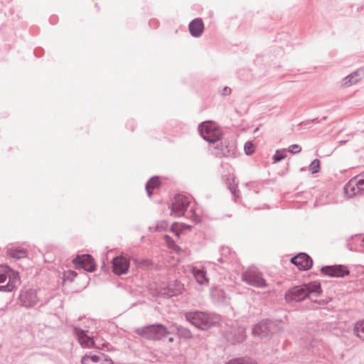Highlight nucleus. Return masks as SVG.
<instances>
[{
  "label": "nucleus",
  "instance_id": "1",
  "mask_svg": "<svg viewBox=\"0 0 364 364\" xmlns=\"http://www.w3.org/2000/svg\"><path fill=\"white\" fill-rule=\"evenodd\" d=\"M322 292L321 282L319 281H311L288 289L285 291L284 299L287 303L301 302L311 295L318 297Z\"/></svg>",
  "mask_w": 364,
  "mask_h": 364
},
{
  "label": "nucleus",
  "instance_id": "2",
  "mask_svg": "<svg viewBox=\"0 0 364 364\" xmlns=\"http://www.w3.org/2000/svg\"><path fill=\"white\" fill-rule=\"evenodd\" d=\"M183 316L187 322L201 331L217 326L220 322L218 314L197 309L185 311Z\"/></svg>",
  "mask_w": 364,
  "mask_h": 364
},
{
  "label": "nucleus",
  "instance_id": "3",
  "mask_svg": "<svg viewBox=\"0 0 364 364\" xmlns=\"http://www.w3.org/2000/svg\"><path fill=\"white\" fill-rule=\"evenodd\" d=\"M198 130L200 136L209 144L215 145L221 141L223 132L221 127L212 120L202 122L198 124Z\"/></svg>",
  "mask_w": 364,
  "mask_h": 364
},
{
  "label": "nucleus",
  "instance_id": "4",
  "mask_svg": "<svg viewBox=\"0 0 364 364\" xmlns=\"http://www.w3.org/2000/svg\"><path fill=\"white\" fill-rule=\"evenodd\" d=\"M281 323L282 321L279 319H262L254 325L252 333L254 336H257L260 338L271 336L281 331Z\"/></svg>",
  "mask_w": 364,
  "mask_h": 364
},
{
  "label": "nucleus",
  "instance_id": "5",
  "mask_svg": "<svg viewBox=\"0 0 364 364\" xmlns=\"http://www.w3.org/2000/svg\"><path fill=\"white\" fill-rule=\"evenodd\" d=\"M19 281L18 272L13 270L6 264L0 265V291H13Z\"/></svg>",
  "mask_w": 364,
  "mask_h": 364
},
{
  "label": "nucleus",
  "instance_id": "6",
  "mask_svg": "<svg viewBox=\"0 0 364 364\" xmlns=\"http://www.w3.org/2000/svg\"><path fill=\"white\" fill-rule=\"evenodd\" d=\"M137 333L148 340L159 341L166 337L170 332L161 323H154L139 329Z\"/></svg>",
  "mask_w": 364,
  "mask_h": 364
},
{
  "label": "nucleus",
  "instance_id": "7",
  "mask_svg": "<svg viewBox=\"0 0 364 364\" xmlns=\"http://www.w3.org/2000/svg\"><path fill=\"white\" fill-rule=\"evenodd\" d=\"M242 281L249 285L257 288L267 287L266 280L263 278L262 272L257 269H248L242 273Z\"/></svg>",
  "mask_w": 364,
  "mask_h": 364
},
{
  "label": "nucleus",
  "instance_id": "8",
  "mask_svg": "<svg viewBox=\"0 0 364 364\" xmlns=\"http://www.w3.org/2000/svg\"><path fill=\"white\" fill-rule=\"evenodd\" d=\"M183 284L178 280H171L164 286L159 289L158 294L160 296L169 299L182 294Z\"/></svg>",
  "mask_w": 364,
  "mask_h": 364
},
{
  "label": "nucleus",
  "instance_id": "9",
  "mask_svg": "<svg viewBox=\"0 0 364 364\" xmlns=\"http://www.w3.org/2000/svg\"><path fill=\"white\" fill-rule=\"evenodd\" d=\"M73 264L77 269H83L87 272H94L97 264L93 257L90 254L77 255L73 259Z\"/></svg>",
  "mask_w": 364,
  "mask_h": 364
},
{
  "label": "nucleus",
  "instance_id": "10",
  "mask_svg": "<svg viewBox=\"0 0 364 364\" xmlns=\"http://www.w3.org/2000/svg\"><path fill=\"white\" fill-rule=\"evenodd\" d=\"M189 198L183 195L177 194L174 198V201L172 202L169 208H171V215L174 217H181L183 215L190 205Z\"/></svg>",
  "mask_w": 364,
  "mask_h": 364
},
{
  "label": "nucleus",
  "instance_id": "11",
  "mask_svg": "<svg viewBox=\"0 0 364 364\" xmlns=\"http://www.w3.org/2000/svg\"><path fill=\"white\" fill-rule=\"evenodd\" d=\"M220 144L216 143L214 146V151L213 154L219 158L222 157H235L236 156V146L232 142L230 143L227 140L220 141Z\"/></svg>",
  "mask_w": 364,
  "mask_h": 364
},
{
  "label": "nucleus",
  "instance_id": "12",
  "mask_svg": "<svg viewBox=\"0 0 364 364\" xmlns=\"http://www.w3.org/2000/svg\"><path fill=\"white\" fill-rule=\"evenodd\" d=\"M320 272L324 276L333 278H343L350 274V271L346 265L333 264L321 267Z\"/></svg>",
  "mask_w": 364,
  "mask_h": 364
},
{
  "label": "nucleus",
  "instance_id": "13",
  "mask_svg": "<svg viewBox=\"0 0 364 364\" xmlns=\"http://www.w3.org/2000/svg\"><path fill=\"white\" fill-rule=\"evenodd\" d=\"M225 336L232 345L241 343L246 339V328L240 325L234 326L225 333Z\"/></svg>",
  "mask_w": 364,
  "mask_h": 364
},
{
  "label": "nucleus",
  "instance_id": "14",
  "mask_svg": "<svg viewBox=\"0 0 364 364\" xmlns=\"http://www.w3.org/2000/svg\"><path fill=\"white\" fill-rule=\"evenodd\" d=\"M112 268L114 274L120 276L127 274L130 267V258L123 255L114 257L112 259Z\"/></svg>",
  "mask_w": 364,
  "mask_h": 364
},
{
  "label": "nucleus",
  "instance_id": "15",
  "mask_svg": "<svg viewBox=\"0 0 364 364\" xmlns=\"http://www.w3.org/2000/svg\"><path fill=\"white\" fill-rule=\"evenodd\" d=\"M18 299L21 306L26 309L32 308L38 301L37 291L33 289L22 290L19 294Z\"/></svg>",
  "mask_w": 364,
  "mask_h": 364
},
{
  "label": "nucleus",
  "instance_id": "16",
  "mask_svg": "<svg viewBox=\"0 0 364 364\" xmlns=\"http://www.w3.org/2000/svg\"><path fill=\"white\" fill-rule=\"evenodd\" d=\"M73 334L77 338L80 345L86 348H99L92 336L88 335V331L80 327H73Z\"/></svg>",
  "mask_w": 364,
  "mask_h": 364
},
{
  "label": "nucleus",
  "instance_id": "17",
  "mask_svg": "<svg viewBox=\"0 0 364 364\" xmlns=\"http://www.w3.org/2000/svg\"><path fill=\"white\" fill-rule=\"evenodd\" d=\"M290 262L302 271L310 269L314 264L311 257L306 252L298 253L291 258Z\"/></svg>",
  "mask_w": 364,
  "mask_h": 364
},
{
  "label": "nucleus",
  "instance_id": "18",
  "mask_svg": "<svg viewBox=\"0 0 364 364\" xmlns=\"http://www.w3.org/2000/svg\"><path fill=\"white\" fill-rule=\"evenodd\" d=\"M188 130L187 125L175 119L170 120L164 127V134L179 136Z\"/></svg>",
  "mask_w": 364,
  "mask_h": 364
},
{
  "label": "nucleus",
  "instance_id": "19",
  "mask_svg": "<svg viewBox=\"0 0 364 364\" xmlns=\"http://www.w3.org/2000/svg\"><path fill=\"white\" fill-rule=\"evenodd\" d=\"M204 23L201 18H196L191 21L188 24L190 34L194 38H199L204 31Z\"/></svg>",
  "mask_w": 364,
  "mask_h": 364
},
{
  "label": "nucleus",
  "instance_id": "20",
  "mask_svg": "<svg viewBox=\"0 0 364 364\" xmlns=\"http://www.w3.org/2000/svg\"><path fill=\"white\" fill-rule=\"evenodd\" d=\"M18 19V16L17 14L14 15V9H9V15L6 13H4V14L0 13V21H2V23L0 24V30H3L4 27L14 28V22Z\"/></svg>",
  "mask_w": 364,
  "mask_h": 364
},
{
  "label": "nucleus",
  "instance_id": "21",
  "mask_svg": "<svg viewBox=\"0 0 364 364\" xmlns=\"http://www.w3.org/2000/svg\"><path fill=\"white\" fill-rule=\"evenodd\" d=\"M193 226L183 223L174 222L172 223L170 231L178 237L183 233L189 232L192 230Z\"/></svg>",
  "mask_w": 364,
  "mask_h": 364
},
{
  "label": "nucleus",
  "instance_id": "22",
  "mask_svg": "<svg viewBox=\"0 0 364 364\" xmlns=\"http://www.w3.org/2000/svg\"><path fill=\"white\" fill-rule=\"evenodd\" d=\"M361 238H364V236L361 235L352 236L347 243L348 249L351 251H362L364 248V242H361Z\"/></svg>",
  "mask_w": 364,
  "mask_h": 364
},
{
  "label": "nucleus",
  "instance_id": "23",
  "mask_svg": "<svg viewBox=\"0 0 364 364\" xmlns=\"http://www.w3.org/2000/svg\"><path fill=\"white\" fill-rule=\"evenodd\" d=\"M193 274L196 282L200 285H207L209 283V279L207 277V272L204 268H193Z\"/></svg>",
  "mask_w": 364,
  "mask_h": 364
},
{
  "label": "nucleus",
  "instance_id": "24",
  "mask_svg": "<svg viewBox=\"0 0 364 364\" xmlns=\"http://www.w3.org/2000/svg\"><path fill=\"white\" fill-rule=\"evenodd\" d=\"M161 186L160 177L158 176H154L151 177L145 185L146 192L148 197L151 198L153 195V190L159 188Z\"/></svg>",
  "mask_w": 364,
  "mask_h": 364
},
{
  "label": "nucleus",
  "instance_id": "25",
  "mask_svg": "<svg viewBox=\"0 0 364 364\" xmlns=\"http://www.w3.org/2000/svg\"><path fill=\"white\" fill-rule=\"evenodd\" d=\"M7 255L14 259H22L27 257L28 250L22 247H11L7 250Z\"/></svg>",
  "mask_w": 364,
  "mask_h": 364
},
{
  "label": "nucleus",
  "instance_id": "26",
  "mask_svg": "<svg viewBox=\"0 0 364 364\" xmlns=\"http://www.w3.org/2000/svg\"><path fill=\"white\" fill-rule=\"evenodd\" d=\"M101 353H99L98 354H85L82 357V364H100L102 358Z\"/></svg>",
  "mask_w": 364,
  "mask_h": 364
},
{
  "label": "nucleus",
  "instance_id": "27",
  "mask_svg": "<svg viewBox=\"0 0 364 364\" xmlns=\"http://www.w3.org/2000/svg\"><path fill=\"white\" fill-rule=\"evenodd\" d=\"M344 194L348 198H352L360 191L356 188V183L353 184L350 181L347 183L343 187Z\"/></svg>",
  "mask_w": 364,
  "mask_h": 364
},
{
  "label": "nucleus",
  "instance_id": "28",
  "mask_svg": "<svg viewBox=\"0 0 364 364\" xmlns=\"http://www.w3.org/2000/svg\"><path fill=\"white\" fill-rule=\"evenodd\" d=\"M353 334L364 341V319L359 320L355 323Z\"/></svg>",
  "mask_w": 364,
  "mask_h": 364
},
{
  "label": "nucleus",
  "instance_id": "29",
  "mask_svg": "<svg viewBox=\"0 0 364 364\" xmlns=\"http://www.w3.org/2000/svg\"><path fill=\"white\" fill-rule=\"evenodd\" d=\"M176 331L179 337L185 338V339H191L193 338V336L191 331V330L186 327H184L181 325L176 326Z\"/></svg>",
  "mask_w": 364,
  "mask_h": 364
},
{
  "label": "nucleus",
  "instance_id": "30",
  "mask_svg": "<svg viewBox=\"0 0 364 364\" xmlns=\"http://www.w3.org/2000/svg\"><path fill=\"white\" fill-rule=\"evenodd\" d=\"M360 78L358 77V72H353L350 74L348 75L343 80V83L345 86H350L357 82H358Z\"/></svg>",
  "mask_w": 364,
  "mask_h": 364
},
{
  "label": "nucleus",
  "instance_id": "31",
  "mask_svg": "<svg viewBox=\"0 0 364 364\" xmlns=\"http://www.w3.org/2000/svg\"><path fill=\"white\" fill-rule=\"evenodd\" d=\"M309 171L312 173H318L321 171V161L318 159H314L308 166Z\"/></svg>",
  "mask_w": 364,
  "mask_h": 364
},
{
  "label": "nucleus",
  "instance_id": "32",
  "mask_svg": "<svg viewBox=\"0 0 364 364\" xmlns=\"http://www.w3.org/2000/svg\"><path fill=\"white\" fill-rule=\"evenodd\" d=\"M226 364H257L255 360L245 358H235L229 360Z\"/></svg>",
  "mask_w": 364,
  "mask_h": 364
},
{
  "label": "nucleus",
  "instance_id": "33",
  "mask_svg": "<svg viewBox=\"0 0 364 364\" xmlns=\"http://www.w3.org/2000/svg\"><path fill=\"white\" fill-rule=\"evenodd\" d=\"M287 157V151L286 149H279L277 150L275 154L272 156V160L274 163H277L281 161L282 159Z\"/></svg>",
  "mask_w": 364,
  "mask_h": 364
},
{
  "label": "nucleus",
  "instance_id": "34",
  "mask_svg": "<svg viewBox=\"0 0 364 364\" xmlns=\"http://www.w3.org/2000/svg\"><path fill=\"white\" fill-rule=\"evenodd\" d=\"M255 145L252 141H248L245 142L244 145V151L247 156H251L255 152Z\"/></svg>",
  "mask_w": 364,
  "mask_h": 364
},
{
  "label": "nucleus",
  "instance_id": "35",
  "mask_svg": "<svg viewBox=\"0 0 364 364\" xmlns=\"http://www.w3.org/2000/svg\"><path fill=\"white\" fill-rule=\"evenodd\" d=\"M163 238L170 248H172L173 250L179 248L178 246L175 242V241L173 240V238L170 235L165 234V235H164Z\"/></svg>",
  "mask_w": 364,
  "mask_h": 364
},
{
  "label": "nucleus",
  "instance_id": "36",
  "mask_svg": "<svg viewBox=\"0 0 364 364\" xmlns=\"http://www.w3.org/2000/svg\"><path fill=\"white\" fill-rule=\"evenodd\" d=\"M135 263L139 267H141L144 269L149 268L152 264V262L150 259H144L141 261L136 260Z\"/></svg>",
  "mask_w": 364,
  "mask_h": 364
},
{
  "label": "nucleus",
  "instance_id": "37",
  "mask_svg": "<svg viewBox=\"0 0 364 364\" xmlns=\"http://www.w3.org/2000/svg\"><path fill=\"white\" fill-rule=\"evenodd\" d=\"M168 228V224L167 221L162 220L159 221L156 223L155 227V230L157 232L166 231Z\"/></svg>",
  "mask_w": 364,
  "mask_h": 364
},
{
  "label": "nucleus",
  "instance_id": "38",
  "mask_svg": "<svg viewBox=\"0 0 364 364\" xmlns=\"http://www.w3.org/2000/svg\"><path fill=\"white\" fill-rule=\"evenodd\" d=\"M190 214L191 215L188 216V218H190L193 223L198 224L201 222L200 216L196 213L194 208L191 209Z\"/></svg>",
  "mask_w": 364,
  "mask_h": 364
},
{
  "label": "nucleus",
  "instance_id": "39",
  "mask_svg": "<svg viewBox=\"0 0 364 364\" xmlns=\"http://www.w3.org/2000/svg\"><path fill=\"white\" fill-rule=\"evenodd\" d=\"M356 188L358 191H364V177L363 173H362L356 180Z\"/></svg>",
  "mask_w": 364,
  "mask_h": 364
},
{
  "label": "nucleus",
  "instance_id": "40",
  "mask_svg": "<svg viewBox=\"0 0 364 364\" xmlns=\"http://www.w3.org/2000/svg\"><path fill=\"white\" fill-rule=\"evenodd\" d=\"M63 276L67 280L72 282L77 276V273L74 270H68L64 272Z\"/></svg>",
  "mask_w": 364,
  "mask_h": 364
},
{
  "label": "nucleus",
  "instance_id": "41",
  "mask_svg": "<svg viewBox=\"0 0 364 364\" xmlns=\"http://www.w3.org/2000/svg\"><path fill=\"white\" fill-rule=\"evenodd\" d=\"M288 151L292 154H299L301 151V147L299 144H294L289 147Z\"/></svg>",
  "mask_w": 364,
  "mask_h": 364
},
{
  "label": "nucleus",
  "instance_id": "42",
  "mask_svg": "<svg viewBox=\"0 0 364 364\" xmlns=\"http://www.w3.org/2000/svg\"><path fill=\"white\" fill-rule=\"evenodd\" d=\"M101 356L100 364H113V361L109 355L102 353Z\"/></svg>",
  "mask_w": 364,
  "mask_h": 364
},
{
  "label": "nucleus",
  "instance_id": "43",
  "mask_svg": "<svg viewBox=\"0 0 364 364\" xmlns=\"http://www.w3.org/2000/svg\"><path fill=\"white\" fill-rule=\"evenodd\" d=\"M220 254L227 259L231 255V249L228 246H223L220 248Z\"/></svg>",
  "mask_w": 364,
  "mask_h": 364
},
{
  "label": "nucleus",
  "instance_id": "44",
  "mask_svg": "<svg viewBox=\"0 0 364 364\" xmlns=\"http://www.w3.org/2000/svg\"><path fill=\"white\" fill-rule=\"evenodd\" d=\"M136 126V123L135 120L133 119H130L127 120V122L126 123L127 129L131 130L132 132L134 131Z\"/></svg>",
  "mask_w": 364,
  "mask_h": 364
},
{
  "label": "nucleus",
  "instance_id": "45",
  "mask_svg": "<svg viewBox=\"0 0 364 364\" xmlns=\"http://www.w3.org/2000/svg\"><path fill=\"white\" fill-rule=\"evenodd\" d=\"M215 294H217L218 296L224 297L225 292L223 290H215V288H213L211 289V296L214 301H215Z\"/></svg>",
  "mask_w": 364,
  "mask_h": 364
},
{
  "label": "nucleus",
  "instance_id": "46",
  "mask_svg": "<svg viewBox=\"0 0 364 364\" xmlns=\"http://www.w3.org/2000/svg\"><path fill=\"white\" fill-rule=\"evenodd\" d=\"M149 26L153 28V29H156L159 27V21L158 19L156 18H151L149 20Z\"/></svg>",
  "mask_w": 364,
  "mask_h": 364
},
{
  "label": "nucleus",
  "instance_id": "47",
  "mask_svg": "<svg viewBox=\"0 0 364 364\" xmlns=\"http://www.w3.org/2000/svg\"><path fill=\"white\" fill-rule=\"evenodd\" d=\"M326 118H327L326 117H322L321 119H319L318 117H316V118H314L312 119H310V120L307 121L306 122H302L300 123V124L301 125L303 124H309V122L320 123L322 120L326 119Z\"/></svg>",
  "mask_w": 364,
  "mask_h": 364
},
{
  "label": "nucleus",
  "instance_id": "48",
  "mask_svg": "<svg viewBox=\"0 0 364 364\" xmlns=\"http://www.w3.org/2000/svg\"><path fill=\"white\" fill-rule=\"evenodd\" d=\"M231 91H232V90H231V88H230V87H228V86H225V87H224L223 88V90H222V91H221L220 94H221V95H223V96H228V95H230Z\"/></svg>",
  "mask_w": 364,
  "mask_h": 364
},
{
  "label": "nucleus",
  "instance_id": "49",
  "mask_svg": "<svg viewBox=\"0 0 364 364\" xmlns=\"http://www.w3.org/2000/svg\"><path fill=\"white\" fill-rule=\"evenodd\" d=\"M44 50L42 48H36L33 51L34 55L37 58H40L41 56H42Z\"/></svg>",
  "mask_w": 364,
  "mask_h": 364
},
{
  "label": "nucleus",
  "instance_id": "50",
  "mask_svg": "<svg viewBox=\"0 0 364 364\" xmlns=\"http://www.w3.org/2000/svg\"><path fill=\"white\" fill-rule=\"evenodd\" d=\"M228 188L230 189L232 194L235 196V193L237 191V184L232 185L231 183H229Z\"/></svg>",
  "mask_w": 364,
  "mask_h": 364
},
{
  "label": "nucleus",
  "instance_id": "51",
  "mask_svg": "<svg viewBox=\"0 0 364 364\" xmlns=\"http://www.w3.org/2000/svg\"><path fill=\"white\" fill-rule=\"evenodd\" d=\"M50 23L53 25L57 23V17L56 16H50L49 18Z\"/></svg>",
  "mask_w": 364,
  "mask_h": 364
},
{
  "label": "nucleus",
  "instance_id": "52",
  "mask_svg": "<svg viewBox=\"0 0 364 364\" xmlns=\"http://www.w3.org/2000/svg\"><path fill=\"white\" fill-rule=\"evenodd\" d=\"M218 261L220 263H224V262H227V259H226L225 257H223V256L221 255V257H219V258L218 259Z\"/></svg>",
  "mask_w": 364,
  "mask_h": 364
},
{
  "label": "nucleus",
  "instance_id": "53",
  "mask_svg": "<svg viewBox=\"0 0 364 364\" xmlns=\"http://www.w3.org/2000/svg\"><path fill=\"white\" fill-rule=\"evenodd\" d=\"M12 0H1V3L2 4H4V3H10Z\"/></svg>",
  "mask_w": 364,
  "mask_h": 364
},
{
  "label": "nucleus",
  "instance_id": "54",
  "mask_svg": "<svg viewBox=\"0 0 364 364\" xmlns=\"http://www.w3.org/2000/svg\"><path fill=\"white\" fill-rule=\"evenodd\" d=\"M347 141H348V140H341V141H339V144L341 145L345 144Z\"/></svg>",
  "mask_w": 364,
  "mask_h": 364
},
{
  "label": "nucleus",
  "instance_id": "55",
  "mask_svg": "<svg viewBox=\"0 0 364 364\" xmlns=\"http://www.w3.org/2000/svg\"><path fill=\"white\" fill-rule=\"evenodd\" d=\"M306 168H307L306 167H301V168H300V171H301V172L304 171H306Z\"/></svg>",
  "mask_w": 364,
  "mask_h": 364
},
{
  "label": "nucleus",
  "instance_id": "56",
  "mask_svg": "<svg viewBox=\"0 0 364 364\" xmlns=\"http://www.w3.org/2000/svg\"><path fill=\"white\" fill-rule=\"evenodd\" d=\"M168 340V342L171 343V342L173 341V337H169Z\"/></svg>",
  "mask_w": 364,
  "mask_h": 364
},
{
  "label": "nucleus",
  "instance_id": "57",
  "mask_svg": "<svg viewBox=\"0 0 364 364\" xmlns=\"http://www.w3.org/2000/svg\"><path fill=\"white\" fill-rule=\"evenodd\" d=\"M108 345H109V343H102L103 347L107 346H108Z\"/></svg>",
  "mask_w": 364,
  "mask_h": 364
},
{
  "label": "nucleus",
  "instance_id": "58",
  "mask_svg": "<svg viewBox=\"0 0 364 364\" xmlns=\"http://www.w3.org/2000/svg\"><path fill=\"white\" fill-rule=\"evenodd\" d=\"M361 242H364V238H361Z\"/></svg>",
  "mask_w": 364,
  "mask_h": 364
},
{
  "label": "nucleus",
  "instance_id": "59",
  "mask_svg": "<svg viewBox=\"0 0 364 364\" xmlns=\"http://www.w3.org/2000/svg\"><path fill=\"white\" fill-rule=\"evenodd\" d=\"M257 128L255 129L254 132H256L257 131Z\"/></svg>",
  "mask_w": 364,
  "mask_h": 364
},
{
  "label": "nucleus",
  "instance_id": "60",
  "mask_svg": "<svg viewBox=\"0 0 364 364\" xmlns=\"http://www.w3.org/2000/svg\"><path fill=\"white\" fill-rule=\"evenodd\" d=\"M363 177H364V171H363Z\"/></svg>",
  "mask_w": 364,
  "mask_h": 364
},
{
  "label": "nucleus",
  "instance_id": "61",
  "mask_svg": "<svg viewBox=\"0 0 364 364\" xmlns=\"http://www.w3.org/2000/svg\"><path fill=\"white\" fill-rule=\"evenodd\" d=\"M363 132L364 133V130L363 131Z\"/></svg>",
  "mask_w": 364,
  "mask_h": 364
}]
</instances>
